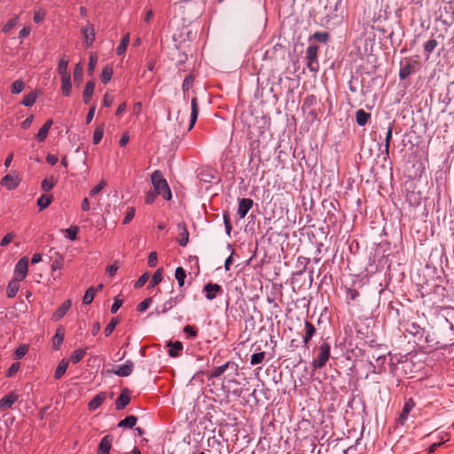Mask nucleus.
<instances>
[{
    "mask_svg": "<svg viewBox=\"0 0 454 454\" xmlns=\"http://www.w3.org/2000/svg\"><path fill=\"white\" fill-rule=\"evenodd\" d=\"M437 348H446L454 343V325L444 319V322L439 325L435 333Z\"/></svg>",
    "mask_w": 454,
    "mask_h": 454,
    "instance_id": "nucleus-1",
    "label": "nucleus"
},
{
    "mask_svg": "<svg viewBox=\"0 0 454 454\" xmlns=\"http://www.w3.org/2000/svg\"><path fill=\"white\" fill-rule=\"evenodd\" d=\"M151 178L153 185V191L158 195L162 196L164 200H170L172 197L171 191L162 173L160 170H155L152 174Z\"/></svg>",
    "mask_w": 454,
    "mask_h": 454,
    "instance_id": "nucleus-2",
    "label": "nucleus"
},
{
    "mask_svg": "<svg viewBox=\"0 0 454 454\" xmlns=\"http://www.w3.org/2000/svg\"><path fill=\"white\" fill-rule=\"evenodd\" d=\"M330 357V345L328 343H323L319 346V353L317 357L312 362V366L315 369H321L329 360Z\"/></svg>",
    "mask_w": 454,
    "mask_h": 454,
    "instance_id": "nucleus-3",
    "label": "nucleus"
},
{
    "mask_svg": "<svg viewBox=\"0 0 454 454\" xmlns=\"http://www.w3.org/2000/svg\"><path fill=\"white\" fill-rule=\"evenodd\" d=\"M28 268V258L27 256H23L20 258L14 269V278L23 280L27 274Z\"/></svg>",
    "mask_w": 454,
    "mask_h": 454,
    "instance_id": "nucleus-4",
    "label": "nucleus"
},
{
    "mask_svg": "<svg viewBox=\"0 0 454 454\" xmlns=\"http://www.w3.org/2000/svg\"><path fill=\"white\" fill-rule=\"evenodd\" d=\"M222 291L223 288L220 285L213 283H207L203 288L206 298L210 301L215 299L218 294L222 293Z\"/></svg>",
    "mask_w": 454,
    "mask_h": 454,
    "instance_id": "nucleus-5",
    "label": "nucleus"
},
{
    "mask_svg": "<svg viewBox=\"0 0 454 454\" xmlns=\"http://www.w3.org/2000/svg\"><path fill=\"white\" fill-rule=\"evenodd\" d=\"M20 179L18 176L14 175H6L4 176L1 181V185L4 186L7 190L12 191L14 190L20 184Z\"/></svg>",
    "mask_w": 454,
    "mask_h": 454,
    "instance_id": "nucleus-6",
    "label": "nucleus"
},
{
    "mask_svg": "<svg viewBox=\"0 0 454 454\" xmlns=\"http://www.w3.org/2000/svg\"><path fill=\"white\" fill-rule=\"evenodd\" d=\"M82 34L86 47H90L95 40V30L91 24L82 28Z\"/></svg>",
    "mask_w": 454,
    "mask_h": 454,
    "instance_id": "nucleus-7",
    "label": "nucleus"
},
{
    "mask_svg": "<svg viewBox=\"0 0 454 454\" xmlns=\"http://www.w3.org/2000/svg\"><path fill=\"white\" fill-rule=\"evenodd\" d=\"M133 369L134 363L131 360H127L125 364L118 366V368L114 371V373L120 377H127L132 373Z\"/></svg>",
    "mask_w": 454,
    "mask_h": 454,
    "instance_id": "nucleus-8",
    "label": "nucleus"
},
{
    "mask_svg": "<svg viewBox=\"0 0 454 454\" xmlns=\"http://www.w3.org/2000/svg\"><path fill=\"white\" fill-rule=\"evenodd\" d=\"M19 396L13 392H11L0 399V411H5L12 406L18 400Z\"/></svg>",
    "mask_w": 454,
    "mask_h": 454,
    "instance_id": "nucleus-9",
    "label": "nucleus"
},
{
    "mask_svg": "<svg viewBox=\"0 0 454 454\" xmlns=\"http://www.w3.org/2000/svg\"><path fill=\"white\" fill-rule=\"evenodd\" d=\"M177 231L179 232V239H177V241L180 244V246L185 247L189 241V231L187 230L185 223H178Z\"/></svg>",
    "mask_w": 454,
    "mask_h": 454,
    "instance_id": "nucleus-10",
    "label": "nucleus"
},
{
    "mask_svg": "<svg viewBox=\"0 0 454 454\" xmlns=\"http://www.w3.org/2000/svg\"><path fill=\"white\" fill-rule=\"evenodd\" d=\"M199 114V106H198V98L197 97H192L191 101V117H190V124L188 127V130H191L198 119Z\"/></svg>",
    "mask_w": 454,
    "mask_h": 454,
    "instance_id": "nucleus-11",
    "label": "nucleus"
},
{
    "mask_svg": "<svg viewBox=\"0 0 454 454\" xmlns=\"http://www.w3.org/2000/svg\"><path fill=\"white\" fill-rule=\"evenodd\" d=\"M72 306V301L67 300L65 302H63L60 307L52 314L51 319L53 321H59L61 319L68 311V309Z\"/></svg>",
    "mask_w": 454,
    "mask_h": 454,
    "instance_id": "nucleus-12",
    "label": "nucleus"
},
{
    "mask_svg": "<svg viewBox=\"0 0 454 454\" xmlns=\"http://www.w3.org/2000/svg\"><path fill=\"white\" fill-rule=\"evenodd\" d=\"M113 436L106 435L102 438L98 445V454H109V451L112 448Z\"/></svg>",
    "mask_w": 454,
    "mask_h": 454,
    "instance_id": "nucleus-13",
    "label": "nucleus"
},
{
    "mask_svg": "<svg viewBox=\"0 0 454 454\" xmlns=\"http://www.w3.org/2000/svg\"><path fill=\"white\" fill-rule=\"evenodd\" d=\"M253 206L251 199H242L239 200L238 207V215L240 218H244Z\"/></svg>",
    "mask_w": 454,
    "mask_h": 454,
    "instance_id": "nucleus-14",
    "label": "nucleus"
},
{
    "mask_svg": "<svg viewBox=\"0 0 454 454\" xmlns=\"http://www.w3.org/2000/svg\"><path fill=\"white\" fill-rule=\"evenodd\" d=\"M415 406L414 401L410 398L405 402L403 411L398 418V421L401 425H404L408 419V415L412 408Z\"/></svg>",
    "mask_w": 454,
    "mask_h": 454,
    "instance_id": "nucleus-15",
    "label": "nucleus"
},
{
    "mask_svg": "<svg viewBox=\"0 0 454 454\" xmlns=\"http://www.w3.org/2000/svg\"><path fill=\"white\" fill-rule=\"evenodd\" d=\"M130 399L129 396V390L128 389H122L120 395L115 401V408L118 411H121L126 407V405L129 404Z\"/></svg>",
    "mask_w": 454,
    "mask_h": 454,
    "instance_id": "nucleus-16",
    "label": "nucleus"
},
{
    "mask_svg": "<svg viewBox=\"0 0 454 454\" xmlns=\"http://www.w3.org/2000/svg\"><path fill=\"white\" fill-rule=\"evenodd\" d=\"M53 123L51 119L46 121V122L43 125V127L39 129L37 134L35 135V138L39 142H43L47 137L48 132Z\"/></svg>",
    "mask_w": 454,
    "mask_h": 454,
    "instance_id": "nucleus-17",
    "label": "nucleus"
},
{
    "mask_svg": "<svg viewBox=\"0 0 454 454\" xmlns=\"http://www.w3.org/2000/svg\"><path fill=\"white\" fill-rule=\"evenodd\" d=\"M106 399V394L104 392H101L98 394L96 396H94L90 403H88V407L90 411H95L98 409L103 402Z\"/></svg>",
    "mask_w": 454,
    "mask_h": 454,
    "instance_id": "nucleus-18",
    "label": "nucleus"
},
{
    "mask_svg": "<svg viewBox=\"0 0 454 454\" xmlns=\"http://www.w3.org/2000/svg\"><path fill=\"white\" fill-rule=\"evenodd\" d=\"M20 281L21 280L13 278L8 283L7 290H6V295H7L8 298H13V297L16 296V294H17V293L19 292V289H20Z\"/></svg>",
    "mask_w": 454,
    "mask_h": 454,
    "instance_id": "nucleus-19",
    "label": "nucleus"
},
{
    "mask_svg": "<svg viewBox=\"0 0 454 454\" xmlns=\"http://www.w3.org/2000/svg\"><path fill=\"white\" fill-rule=\"evenodd\" d=\"M94 88H95V83L93 81H89L86 83L84 90H83V95H82L83 102L85 104H88L90 102V100L93 95V92H94Z\"/></svg>",
    "mask_w": 454,
    "mask_h": 454,
    "instance_id": "nucleus-20",
    "label": "nucleus"
},
{
    "mask_svg": "<svg viewBox=\"0 0 454 454\" xmlns=\"http://www.w3.org/2000/svg\"><path fill=\"white\" fill-rule=\"evenodd\" d=\"M305 334L303 336V342L305 345H308L310 339L313 337V335L316 333L315 326L309 322L305 321Z\"/></svg>",
    "mask_w": 454,
    "mask_h": 454,
    "instance_id": "nucleus-21",
    "label": "nucleus"
},
{
    "mask_svg": "<svg viewBox=\"0 0 454 454\" xmlns=\"http://www.w3.org/2000/svg\"><path fill=\"white\" fill-rule=\"evenodd\" d=\"M64 340V329L60 326L57 329L56 333L52 339L53 348L59 349Z\"/></svg>",
    "mask_w": 454,
    "mask_h": 454,
    "instance_id": "nucleus-22",
    "label": "nucleus"
},
{
    "mask_svg": "<svg viewBox=\"0 0 454 454\" xmlns=\"http://www.w3.org/2000/svg\"><path fill=\"white\" fill-rule=\"evenodd\" d=\"M370 117L371 114L363 109H359L356 113V121L359 126H364Z\"/></svg>",
    "mask_w": 454,
    "mask_h": 454,
    "instance_id": "nucleus-23",
    "label": "nucleus"
},
{
    "mask_svg": "<svg viewBox=\"0 0 454 454\" xmlns=\"http://www.w3.org/2000/svg\"><path fill=\"white\" fill-rule=\"evenodd\" d=\"M193 82H194V77L192 74L187 75L183 82L182 89L184 91V100H186L189 96V90L192 87Z\"/></svg>",
    "mask_w": 454,
    "mask_h": 454,
    "instance_id": "nucleus-24",
    "label": "nucleus"
},
{
    "mask_svg": "<svg viewBox=\"0 0 454 454\" xmlns=\"http://www.w3.org/2000/svg\"><path fill=\"white\" fill-rule=\"evenodd\" d=\"M52 196L49 194H43L37 200V206L39 207L40 211L48 207L52 202Z\"/></svg>",
    "mask_w": 454,
    "mask_h": 454,
    "instance_id": "nucleus-25",
    "label": "nucleus"
},
{
    "mask_svg": "<svg viewBox=\"0 0 454 454\" xmlns=\"http://www.w3.org/2000/svg\"><path fill=\"white\" fill-rule=\"evenodd\" d=\"M67 66H68V59L66 56H63L58 66V73L61 75V77L65 76H70V74L67 73Z\"/></svg>",
    "mask_w": 454,
    "mask_h": 454,
    "instance_id": "nucleus-26",
    "label": "nucleus"
},
{
    "mask_svg": "<svg viewBox=\"0 0 454 454\" xmlns=\"http://www.w3.org/2000/svg\"><path fill=\"white\" fill-rule=\"evenodd\" d=\"M61 90L64 96L68 97L71 94L72 84L70 76L61 77Z\"/></svg>",
    "mask_w": 454,
    "mask_h": 454,
    "instance_id": "nucleus-27",
    "label": "nucleus"
},
{
    "mask_svg": "<svg viewBox=\"0 0 454 454\" xmlns=\"http://www.w3.org/2000/svg\"><path fill=\"white\" fill-rule=\"evenodd\" d=\"M67 367H68V362L65 359H62L55 370L54 378L57 380L60 379L66 372Z\"/></svg>",
    "mask_w": 454,
    "mask_h": 454,
    "instance_id": "nucleus-28",
    "label": "nucleus"
},
{
    "mask_svg": "<svg viewBox=\"0 0 454 454\" xmlns=\"http://www.w3.org/2000/svg\"><path fill=\"white\" fill-rule=\"evenodd\" d=\"M137 421V418L136 416H127L124 419L119 422L118 427L132 428L136 425Z\"/></svg>",
    "mask_w": 454,
    "mask_h": 454,
    "instance_id": "nucleus-29",
    "label": "nucleus"
},
{
    "mask_svg": "<svg viewBox=\"0 0 454 454\" xmlns=\"http://www.w3.org/2000/svg\"><path fill=\"white\" fill-rule=\"evenodd\" d=\"M393 126H394V122L388 123L387 131L386 137H385L384 153L387 156L389 154V147H390V142L392 139Z\"/></svg>",
    "mask_w": 454,
    "mask_h": 454,
    "instance_id": "nucleus-30",
    "label": "nucleus"
},
{
    "mask_svg": "<svg viewBox=\"0 0 454 454\" xmlns=\"http://www.w3.org/2000/svg\"><path fill=\"white\" fill-rule=\"evenodd\" d=\"M168 346L170 347L168 350V355L171 357H176L178 356V352L183 349V344L180 341L176 342H168Z\"/></svg>",
    "mask_w": 454,
    "mask_h": 454,
    "instance_id": "nucleus-31",
    "label": "nucleus"
},
{
    "mask_svg": "<svg viewBox=\"0 0 454 454\" xmlns=\"http://www.w3.org/2000/svg\"><path fill=\"white\" fill-rule=\"evenodd\" d=\"M317 45H309L306 50V58L308 61H317Z\"/></svg>",
    "mask_w": 454,
    "mask_h": 454,
    "instance_id": "nucleus-32",
    "label": "nucleus"
},
{
    "mask_svg": "<svg viewBox=\"0 0 454 454\" xmlns=\"http://www.w3.org/2000/svg\"><path fill=\"white\" fill-rule=\"evenodd\" d=\"M129 34L128 33L122 37L120 44L117 46L116 54L117 55L123 54L129 45Z\"/></svg>",
    "mask_w": 454,
    "mask_h": 454,
    "instance_id": "nucleus-33",
    "label": "nucleus"
},
{
    "mask_svg": "<svg viewBox=\"0 0 454 454\" xmlns=\"http://www.w3.org/2000/svg\"><path fill=\"white\" fill-rule=\"evenodd\" d=\"M406 331L413 336H421L423 329L416 323L408 324Z\"/></svg>",
    "mask_w": 454,
    "mask_h": 454,
    "instance_id": "nucleus-34",
    "label": "nucleus"
},
{
    "mask_svg": "<svg viewBox=\"0 0 454 454\" xmlns=\"http://www.w3.org/2000/svg\"><path fill=\"white\" fill-rule=\"evenodd\" d=\"M86 354V348L85 349H75L72 355L70 356V362L73 363V364H76L78 362H80L85 356Z\"/></svg>",
    "mask_w": 454,
    "mask_h": 454,
    "instance_id": "nucleus-35",
    "label": "nucleus"
},
{
    "mask_svg": "<svg viewBox=\"0 0 454 454\" xmlns=\"http://www.w3.org/2000/svg\"><path fill=\"white\" fill-rule=\"evenodd\" d=\"M64 263V258L59 253H55V257L52 259V262L51 265V270H57L62 268Z\"/></svg>",
    "mask_w": 454,
    "mask_h": 454,
    "instance_id": "nucleus-36",
    "label": "nucleus"
},
{
    "mask_svg": "<svg viewBox=\"0 0 454 454\" xmlns=\"http://www.w3.org/2000/svg\"><path fill=\"white\" fill-rule=\"evenodd\" d=\"M36 98H37L36 92L32 91L23 98L21 104L25 106H31L35 103Z\"/></svg>",
    "mask_w": 454,
    "mask_h": 454,
    "instance_id": "nucleus-37",
    "label": "nucleus"
},
{
    "mask_svg": "<svg viewBox=\"0 0 454 454\" xmlns=\"http://www.w3.org/2000/svg\"><path fill=\"white\" fill-rule=\"evenodd\" d=\"M175 278L179 286L182 287L184 285V279L186 278L185 270L182 267H177L175 271Z\"/></svg>",
    "mask_w": 454,
    "mask_h": 454,
    "instance_id": "nucleus-38",
    "label": "nucleus"
},
{
    "mask_svg": "<svg viewBox=\"0 0 454 454\" xmlns=\"http://www.w3.org/2000/svg\"><path fill=\"white\" fill-rule=\"evenodd\" d=\"M56 183L57 181L52 176L44 178L41 183V187L44 192H49L55 186Z\"/></svg>",
    "mask_w": 454,
    "mask_h": 454,
    "instance_id": "nucleus-39",
    "label": "nucleus"
},
{
    "mask_svg": "<svg viewBox=\"0 0 454 454\" xmlns=\"http://www.w3.org/2000/svg\"><path fill=\"white\" fill-rule=\"evenodd\" d=\"M162 280V269H158L153 275L149 287H153Z\"/></svg>",
    "mask_w": 454,
    "mask_h": 454,
    "instance_id": "nucleus-40",
    "label": "nucleus"
},
{
    "mask_svg": "<svg viewBox=\"0 0 454 454\" xmlns=\"http://www.w3.org/2000/svg\"><path fill=\"white\" fill-rule=\"evenodd\" d=\"M176 303H177L176 298L168 299L162 304L160 313H162V314L167 313L169 309H171L173 307H175L176 305Z\"/></svg>",
    "mask_w": 454,
    "mask_h": 454,
    "instance_id": "nucleus-41",
    "label": "nucleus"
},
{
    "mask_svg": "<svg viewBox=\"0 0 454 454\" xmlns=\"http://www.w3.org/2000/svg\"><path fill=\"white\" fill-rule=\"evenodd\" d=\"M25 88V83L21 80H16L11 87V91L13 94L20 93Z\"/></svg>",
    "mask_w": 454,
    "mask_h": 454,
    "instance_id": "nucleus-42",
    "label": "nucleus"
},
{
    "mask_svg": "<svg viewBox=\"0 0 454 454\" xmlns=\"http://www.w3.org/2000/svg\"><path fill=\"white\" fill-rule=\"evenodd\" d=\"M82 63H77L74 69V82H81L82 79Z\"/></svg>",
    "mask_w": 454,
    "mask_h": 454,
    "instance_id": "nucleus-43",
    "label": "nucleus"
},
{
    "mask_svg": "<svg viewBox=\"0 0 454 454\" xmlns=\"http://www.w3.org/2000/svg\"><path fill=\"white\" fill-rule=\"evenodd\" d=\"M228 366H229V362L225 363L224 364H223L221 366H217V367L214 368L210 373V378L219 377L227 370Z\"/></svg>",
    "mask_w": 454,
    "mask_h": 454,
    "instance_id": "nucleus-44",
    "label": "nucleus"
},
{
    "mask_svg": "<svg viewBox=\"0 0 454 454\" xmlns=\"http://www.w3.org/2000/svg\"><path fill=\"white\" fill-rule=\"evenodd\" d=\"M112 75H113L112 68L109 67H105L104 69L102 70V74H101V82L105 84L107 83L111 80Z\"/></svg>",
    "mask_w": 454,
    "mask_h": 454,
    "instance_id": "nucleus-45",
    "label": "nucleus"
},
{
    "mask_svg": "<svg viewBox=\"0 0 454 454\" xmlns=\"http://www.w3.org/2000/svg\"><path fill=\"white\" fill-rule=\"evenodd\" d=\"M96 290L93 287H90L83 296V303L84 304H90L92 302L94 297H95Z\"/></svg>",
    "mask_w": 454,
    "mask_h": 454,
    "instance_id": "nucleus-46",
    "label": "nucleus"
},
{
    "mask_svg": "<svg viewBox=\"0 0 454 454\" xmlns=\"http://www.w3.org/2000/svg\"><path fill=\"white\" fill-rule=\"evenodd\" d=\"M27 350H28L27 345L23 344V345L19 346L14 352L15 358L16 359L22 358L27 353Z\"/></svg>",
    "mask_w": 454,
    "mask_h": 454,
    "instance_id": "nucleus-47",
    "label": "nucleus"
},
{
    "mask_svg": "<svg viewBox=\"0 0 454 454\" xmlns=\"http://www.w3.org/2000/svg\"><path fill=\"white\" fill-rule=\"evenodd\" d=\"M264 357H265L264 352L254 353L251 356L250 363H251V364H254V365L259 364L264 360Z\"/></svg>",
    "mask_w": 454,
    "mask_h": 454,
    "instance_id": "nucleus-48",
    "label": "nucleus"
},
{
    "mask_svg": "<svg viewBox=\"0 0 454 454\" xmlns=\"http://www.w3.org/2000/svg\"><path fill=\"white\" fill-rule=\"evenodd\" d=\"M103 135H104V127L103 126L98 127L94 130L93 144L98 145L101 141Z\"/></svg>",
    "mask_w": 454,
    "mask_h": 454,
    "instance_id": "nucleus-49",
    "label": "nucleus"
},
{
    "mask_svg": "<svg viewBox=\"0 0 454 454\" xmlns=\"http://www.w3.org/2000/svg\"><path fill=\"white\" fill-rule=\"evenodd\" d=\"M119 321L117 318L114 317L110 322L109 324L106 325V327L105 328V334L106 336H109L114 330V328L116 327V325H118Z\"/></svg>",
    "mask_w": 454,
    "mask_h": 454,
    "instance_id": "nucleus-50",
    "label": "nucleus"
},
{
    "mask_svg": "<svg viewBox=\"0 0 454 454\" xmlns=\"http://www.w3.org/2000/svg\"><path fill=\"white\" fill-rule=\"evenodd\" d=\"M135 213H136V209H135L134 207H128L127 213H126V215H125V217L123 219L122 223L123 224L129 223L131 222V220L134 218Z\"/></svg>",
    "mask_w": 454,
    "mask_h": 454,
    "instance_id": "nucleus-51",
    "label": "nucleus"
},
{
    "mask_svg": "<svg viewBox=\"0 0 454 454\" xmlns=\"http://www.w3.org/2000/svg\"><path fill=\"white\" fill-rule=\"evenodd\" d=\"M153 298L149 297L145 299L143 301H141L138 305L137 309L140 312L145 311L152 304Z\"/></svg>",
    "mask_w": 454,
    "mask_h": 454,
    "instance_id": "nucleus-52",
    "label": "nucleus"
},
{
    "mask_svg": "<svg viewBox=\"0 0 454 454\" xmlns=\"http://www.w3.org/2000/svg\"><path fill=\"white\" fill-rule=\"evenodd\" d=\"M78 231H79L78 227L72 226L68 229H66L65 232L67 233V236L69 239L75 240L77 238Z\"/></svg>",
    "mask_w": 454,
    "mask_h": 454,
    "instance_id": "nucleus-53",
    "label": "nucleus"
},
{
    "mask_svg": "<svg viewBox=\"0 0 454 454\" xmlns=\"http://www.w3.org/2000/svg\"><path fill=\"white\" fill-rule=\"evenodd\" d=\"M438 43L437 41L434 39V38H432L430 40H428L425 45H424V50L428 52V53H431L434 49L435 47L437 46Z\"/></svg>",
    "mask_w": 454,
    "mask_h": 454,
    "instance_id": "nucleus-54",
    "label": "nucleus"
},
{
    "mask_svg": "<svg viewBox=\"0 0 454 454\" xmlns=\"http://www.w3.org/2000/svg\"><path fill=\"white\" fill-rule=\"evenodd\" d=\"M411 72L412 67L410 64H408L400 69L399 76L401 79H405L411 74Z\"/></svg>",
    "mask_w": 454,
    "mask_h": 454,
    "instance_id": "nucleus-55",
    "label": "nucleus"
},
{
    "mask_svg": "<svg viewBox=\"0 0 454 454\" xmlns=\"http://www.w3.org/2000/svg\"><path fill=\"white\" fill-rule=\"evenodd\" d=\"M107 183L106 180H101L98 184H97L93 189L90 190V195L95 196L98 192H100L106 186Z\"/></svg>",
    "mask_w": 454,
    "mask_h": 454,
    "instance_id": "nucleus-56",
    "label": "nucleus"
},
{
    "mask_svg": "<svg viewBox=\"0 0 454 454\" xmlns=\"http://www.w3.org/2000/svg\"><path fill=\"white\" fill-rule=\"evenodd\" d=\"M97 61H98L97 56L95 54H91L90 56V60H89V64H88V72L90 75L93 74V71L97 65Z\"/></svg>",
    "mask_w": 454,
    "mask_h": 454,
    "instance_id": "nucleus-57",
    "label": "nucleus"
},
{
    "mask_svg": "<svg viewBox=\"0 0 454 454\" xmlns=\"http://www.w3.org/2000/svg\"><path fill=\"white\" fill-rule=\"evenodd\" d=\"M18 22V18H12L2 28V31L4 33H8L11 29H12Z\"/></svg>",
    "mask_w": 454,
    "mask_h": 454,
    "instance_id": "nucleus-58",
    "label": "nucleus"
},
{
    "mask_svg": "<svg viewBox=\"0 0 454 454\" xmlns=\"http://www.w3.org/2000/svg\"><path fill=\"white\" fill-rule=\"evenodd\" d=\"M20 364L16 362V363H13L10 368L7 370L6 372V377H12L19 370H20Z\"/></svg>",
    "mask_w": 454,
    "mask_h": 454,
    "instance_id": "nucleus-59",
    "label": "nucleus"
},
{
    "mask_svg": "<svg viewBox=\"0 0 454 454\" xmlns=\"http://www.w3.org/2000/svg\"><path fill=\"white\" fill-rule=\"evenodd\" d=\"M149 278V273L148 272H145L137 280V282L135 283V287L136 288H140L142 287L148 280Z\"/></svg>",
    "mask_w": 454,
    "mask_h": 454,
    "instance_id": "nucleus-60",
    "label": "nucleus"
},
{
    "mask_svg": "<svg viewBox=\"0 0 454 454\" xmlns=\"http://www.w3.org/2000/svg\"><path fill=\"white\" fill-rule=\"evenodd\" d=\"M157 262H158L157 253L154 251L151 252L148 255V265L150 267H154V266H156Z\"/></svg>",
    "mask_w": 454,
    "mask_h": 454,
    "instance_id": "nucleus-61",
    "label": "nucleus"
},
{
    "mask_svg": "<svg viewBox=\"0 0 454 454\" xmlns=\"http://www.w3.org/2000/svg\"><path fill=\"white\" fill-rule=\"evenodd\" d=\"M184 332L192 338L196 337L198 333L197 330L193 326L189 325L184 327Z\"/></svg>",
    "mask_w": 454,
    "mask_h": 454,
    "instance_id": "nucleus-62",
    "label": "nucleus"
},
{
    "mask_svg": "<svg viewBox=\"0 0 454 454\" xmlns=\"http://www.w3.org/2000/svg\"><path fill=\"white\" fill-rule=\"evenodd\" d=\"M158 194L154 191L148 192L145 199V203L152 204L155 200Z\"/></svg>",
    "mask_w": 454,
    "mask_h": 454,
    "instance_id": "nucleus-63",
    "label": "nucleus"
},
{
    "mask_svg": "<svg viewBox=\"0 0 454 454\" xmlns=\"http://www.w3.org/2000/svg\"><path fill=\"white\" fill-rule=\"evenodd\" d=\"M14 238V234L12 232L7 233L1 240L0 246L4 247L11 243Z\"/></svg>",
    "mask_w": 454,
    "mask_h": 454,
    "instance_id": "nucleus-64",
    "label": "nucleus"
}]
</instances>
